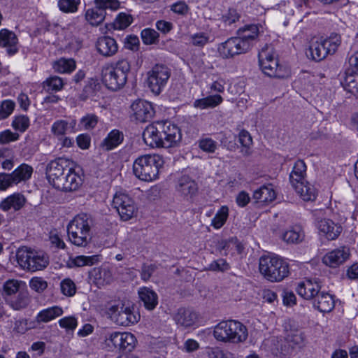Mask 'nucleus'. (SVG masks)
I'll return each instance as SVG.
<instances>
[{"mask_svg": "<svg viewBox=\"0 0 358 358\" xmlns=\"http://www.w3.org/2000/svg\"><path fill=\"white\" fill-rule=\"evenodd\" d=\"M344 87L351 93L358 92V72L354 71V70H347Z\"/></svg>", "mask_w": 358, "mask_h": 358, "instance_id": "41", "label": "nucleus"}, {"mask_svg": "<svg viewBox=\"0 0 358 358\" xmlns=\"http://www.w3.org/2000/svg\"><path fill=\"white\" fill-rule=\"evenodd\" d=\"M313 307L322 313L331 312L335 306L332 295L329 293L320 292L313 300Z\"/></svg>", "mask_w": 358, "mask_h": 358, "instance_id": "23", "label": "nucleus"}, {"mask_svg": "<svg viewBox=\"0 0 358 358\" xmlns=\"http://www.w3.org/2000/svg\"><path fill=\"white\" fill-rule=\"evenodd\" d=\"M53 67L59 73H69L76 69V62L73 59L61 58L55 62Z\"/></svg>", "mask_w": 358, "mask_h": 358, "instance_id": "42", "label": "nucleus"}, {"mask_svg": "<svg viewBox=\"0 0 358 358\" xmlns=\"http://www.w3.org/2000/svg\"><path fill=\"white\" fill-rule=\"evenodd\" d=\"M29 303V298L27 294L19 293L17 298L10 302L11 307L17 310L25 308Z\"/></svg>", "mask_w": 358, "mask_h": 358, "instance_id": "51", "label": "nucleus"}, {"mask_svg": "<svg viewBox=\"0 0 358 358\" xmlns=\"http://www.w3.org/2000/svg\"><path fill=\"white\" fill-rule=\"evenodd\" d=\"M341 43V36L331 34L327 38L312 41L308 52L313 60L320 62L326 58L328 55L335 53Z\"/></svg>", "mask_w": 358, "mask_h": 358, "instance_id": "8", "label": "nucleus"}, {"mask_svg": "<svg viewBox=\"0 0 358 358\" xmlns=\"http://www.w3.org/2000/svg\"><path fill=\"white\" fill-rule=\"evenodd\" d=\"M129 71V62L125 59H120L103 67L102 81L108 89L113 91L118 90L126 84Z\"/></svg>", "mask_w": 358, "mask_h": 358, "instance_id": "2", "label": "nucleus"}, {"mask_svg": "<svg viewBox=\"0 0 358 358\" xmlns=\"http://www.w3.org/2000/svg\"><path fill=\"white\" fill-rule=\"evenodd\" d=\"M26 202L25 197L20 194H13L4 199L0 203V208L3 211H8L10 209L18 210L22 208Z\"/></svg>", "mask_w": 358, "mask_h": 358, "instance_id": "28", "label": "nucleus"}, {"mask_svg": "<svg viewBox=\"0 0 358 358\" xmlns=\"http://www.w3.org/2000/svg\"><path fill=\"white\" fill-rule=\"evenodd\" d=\"M99 121L98 117L94 114H87L80 120L81 126L86 130L94 129Z\"/></svg>", "mask_w": 358, "mask_h": 358, "instance_id": "54", "label": "nucleus"}, {"mask_svg": "<svg viewBox=\"0 0 358 358\" xmlns=\"http://www.w3.org/2000/svg\"><path fill=\"white\" fill-rule=\"evenodd\" d=\"M305 237L304 231L299 225L290 227L282 234V239L288 244L301 243Z\"/></svg>", "mask_w": 358, "mask_h": 358, "instance_id": "27", "label": "nucleus"}, {"mask_svg": "<svg viewBox=\"0 0 358 358\" xmlns=\"http://www.w3.org/2000/svg\"><path fill=\"white\" fill-rule=\"evenodd\" d=\"M259 61L263 72L269 77L281 78L280 67L274 57L272 48L266 45L259 52Z\"/></svg>", "mask_w": 358, "mask_h": 358, "instance_id": "11", "label": "nucleus"}, {"mask_svg": "<svg viewBox=\"0 0 358 358\" xmlns=\"http://www.w3.org/2000/svg\"><path fill=\"white\" fill-rule=\"evenodd\" d=\"M62 292L66 295L71 296L76 293V285L70 279H64L61 282Z\"/></svg>", "mask_w": 358, "mask_h": 358, "instance_id": "61", "label": "nucleus"}, {"mask_svg": "<svg viewBox=\"0 0 358 358\" xmlns=\"http://www.w3.org/2000/svg\"><path fill=\"white\" fill-rule=\"evenodd\" d=\"M32 173L33 169L31 166L22 164L10 173L13 178V182L18 184L22 181H26L31 178Z\"/></svg>", "mask_w": 358, "mask_h": 358, "instance_id": "36", "label": "nucleus"}, {"mask_svg": "<svg viewBox=\"0 0 358 358\" xmlns=\"http://www.w3.org/2000/svg\"><path fill=\"white\" fill-rule=\"evenodd\" d=\"M229 268V264L224 259H219L212 262L208 266V269L213 271H225Z\"/></svg>", "mask_w": 358, "mask_h": 358, "instance_id": "60", "label": "nucleus"}, {"mask_svg": "<svg viewBox=\"0 0 358 358\" xmlns=\"http://www.w3.org/2000/svg\"><path fill=\"white\" fill-rule=\"evenodd\" d=\"M131 108L136 120L140 122L149 121L155 114V110L151 103L144 100L134 101L131 104Z\"/></svg>", "mask_w": 358, "mask_h": 358, "instance_id": "17", "label": "nucleus"}, {"mask_svg": "<svg viewBox=\"0 0 358 358\" xmlns=\"http://www.w3.org/2000/svg\"><path fill=\"white\" fill-rule=\"evenodd\" d=\"M63 309L57 306H52L40 311L36 316L38 322H48L63 314Z\"/></svg>", "mask_w": 358, "mask_h": 358, "instance_id": "35", "label": "nucleus"}, {"mask_svg": "<svg viewBox=\"0 0 358 358\" xmlns=\"http://www.w3.org/2000/svg\"><path fill=\"white\" fill-rule=\"evenodd\" d=\"M132 18L131 15L124 13H120L113 22L115 29H124L131 23Z\"/></svg>", "mask_w": 358, "mask_h": 358, "instance_id": "49", "label": "nucleus"}, {"mask_svg": "<svg viewBox=\"0 0 358 358\" xmlns=\"http://www.w3.org/2000/svg\"><path fill=\"white\" fill-rule=\"evenodd\" d=\"M159 124L163 128L162 134L164 148H171L180 142L182 135L177 125L169 121H160Z\"/></svg>", "mask_w": 358, "mask_h": 358, "instance_id": "16", "label": "nucleus"}, {"mask_svg": "<svg viewBox=\"0 0 358 358\" xmlns=\"http://www.w3.org/2000/svg\"><path fill=\"white\" fill-rule=\"evenodd\" d=\"M59 324L62 328L73 330L77 327V320L73 316L65 317L59 320Z\"/></svg>", "mask_w": 358, "mask_h": 358, "instance_id": "62", "label": "nucleus"}, {"mask_svg": "<svg viewBox=\"0 0 358 358\" xmlns=\"http://www.w3.org/2000/svg\"><path fill=\"white\" fill-rule=\"evenodd\" d=\"M93 220L86 213L77 215L68 224L67 232L70 242L78 247H86L90 241Z\"/></svg>", "mask_w": 358, "mask_h": 358, "instance_id": "1", "label": "nucleus"}, {"mask_svg": "<svg viewBox=\"0 0 358 358\" xmlns=\"http://www.w3.org/2000/svg\"><path fill=\"white\" fill-rule=\"evenodd\" d=\"M176 189L183 196L192 197L196 193L198 187L194 180L189 176H183L179 178Z\"/></svg>", "mask_w": 358, "mask_h": 358, "instance_id": "26", "label": "nucleus"}, {"mask_svg": "<svg viewBox=\"0 0 358 358\" xmlns=\"http://www.w3.org/2000/svg\"><path fill=\"white\" fill-rule=\"evenodd\" d=\"M350 256V250L347 247H341L335 249L323 257V262L330 267H336L343 264Z\"/></svg>", "mask_w": 358, "mask_h": 358, "instance_id": "20", "label": "nucleus"}, {"mask_svg": "<svg viewBox=\"0 0 358 358\" xmlns=\"http://www.w3.org/2000/svg\"><path fill=\"white\" fill-rule=\"evenodd\" d=\"M99 261V255H92V256H85L80 255L77 256L75 258L72 259L69 262V266L73 267H81L84 266H92Z\"/></svg>", "mask_w": 358, "mask_h": 358, "instance_id": "40", "label": "nucleus"}, {"mask_svg": "<svg viewBox=\"0 0 358 358\" xmlns=\"http://www.w3.org/2000/svg\"><path fill=\"white\" fill-rule=\"evenodd\" d=\"M157 267L155 264H143L141 267V277L144 281H148Z\"/></svg>", "mask_w": 358, "mask_h": 358, "instance_id": "63", "label": "nucleus"}, {"mask_svg": "<svg viewBox=\"0 0 358 358\" xmlns=\"http://www.w3.org/2000/svg\"><path fill=\"white\" fill-rule=\"evenodd\" d=\"M30 288L37 293H42L48 287V282L41 277H34L29 281Z\"/></svg>", "mask_w": 358, "mask_h": 358, "instance_id": "52", "label": "nucleus"}, {"mask_svg": "<svg viewBox=\"0 0 358 358\" xmlns=\"http://www.w3.org/2000/svg\"><path fill=\"white\" fill-rule=\"evenodd\" d=\"M162 131L163 128L161 127L159 122H155L147 126L143 133L145 143L152 148H164Z\"/></svg>", "mask_w": 358, "mask_h": 358, "instance_id": "14", "label": "nucleus"}, {"mask_svg": "<svg viewBox=\"0 0 358 358\" xmlns=\"http://www.w3.org/2000/svg\"><path fill=\"white\" fill-rule=\"evenodd\" d=\"M15 258L22 269L30 272L43 270L49 263L48 257L43 253L25 246L17 249Z\"/></svg>", "mask_w": 358, "mask_h": 358, "instance_id": "6", "label": "nucleus"}, {"mask_svg": "<svg viewBox=\"0 0 358 358\" xmlns=\"http://www.w3.org/2000/svg\"><path fill=\"white\" fill-rule=\"evenodd\" d=\"M141 38L145 44H154L158 41L159 34L152 29L147 28L141 31Z\"/></svg>", "mask_w": 358, "mask_h": 358, "instance_id": "48", "label": "nucleus"}, {"mask_svg": "<svg viewBox=\"0 0 358 358\" xmlns=\"http://www.w3.org/2000/svg\"><path fill=\"white\" fill-rule=\"evenodd\" d=\"M106 313L113 322L124 327L134 324L140 319V315L135 311L134 306L122 301L109 304Z\"/></svg>", "mask_w": 358, "mask_h": 358, "instance_id": "7", "label": "nucleus"}, {"mask_svg": "<svg viewBox=\"0 0 358 358\" xmlns=\"http://www.w3.org/2000/svg\"><path fill=\"white\" fill-rule=\"evenodd\" d=\"M18 137V134L13 133L10 130H6L0 133V143L6 144L10 143L11 141L17 140Z\"/></svg>", "mask_w": 358, "mask_h": 358, "instance_id": "64", "label": "nucleus"}, {"mask_svg": "<svg viewBox=\"0 0 358 358\" xmlns=\"http://www.w3.org/2000/svg\"><path fill=\"white\" fill-rule=\"evenodd\" d=\"M208 41V35L203 32L197 33L191 36V43L194 46L203 47Z\"/></svg>", "mask_w": 358, "mask_h": 358, "instance_id": "57", "label": "nucleus"}, {"mask_svg": "<svg viewBox=\"0 0 358 358\" xmlns=\"http://www.w3.org/2000/svg\"><path fill=\"white\" fill-rule=\"evenodd\" d=\"M90 275L93 282L99 287L109 284L113 280L112 273L108 268H94Z\"/></svg>", "mask_w": 358, "mask_h": 358, "instance_id": "29", "label": "nucleus"}, {"mask_svg": "<svg viewBox=\"0 0 358 358\" xmlns=\"http://www.w3.org/2000/svg\"><path fill=\"white\" fill-rule=\"evenodd\" d=\"M97 51L104 57L114 55L118 50L116 41L110 36L99 37L96 43Z\"/></svg>", "mask_w": 358, "mask_h": 358, "instance_id": "24", "label": "nucleus"}, {"mask_svg": "<svg viewBox=\"0 0 358 358\" xmlns=\"http://www.w3.org/2000/svg\"><path fill=\"white\" fill-rule=\"evenodd\" d=\"M199 148L203 152L214 153L217 148V143L211 138H203L198 141Z\"/></svg>", "mask_w": 358, "mask_h": 358, "instance_id": "47", "label": "nucleus"}, {"mask_svg": "<svg viewBox=\"0 0 358 358\" xmlns=\"http://www.w3.org/2000/svg\"><path fill=\"white\" fill-rule=\"evenodd\" d=\"M164 160L158 155H143L135 159L133 172L141 180L151 182L158 178L159 170L163 166Z\"/></svg>", "mask_w": 358, "mask_h": 358, "instance_id": "5", "label": "nucleus"}, {"mask_svg": "<svg viewBox=\"0 0 358 358\" xmlns=\"http://www.w3.org/2000/svg\"><path fill=\"white\" fill-rule=\"evenodd\" d=\"M248 329L245 325L236 320L222 321L213 329L214 338L220 342L238 344L243 343L248 338Z\"/></svg>", "mask_w": 358, "mask_h": 358, "instance_id": "3", "label": "nucleus"}, {"mask_svg": "<svg viewBox=\"0 0 358 358\" xmlns=\"http://www.w3.org/2000/svg\"><path fill=\"white\" fill-rule=\"evenodd\" d=\"M106 341L117 349L131 351L135 346L136 338L129 332H113L108 334Z\"/></svg>", "mask_w": 358, "mask_h": 358, "instance_id": "15", "label": "nucleus"}, {"mask_svg": "<svg viewBox=\"0 0 358 358\" xmlns=\"http://www.w3.org/2000/svg\"><path fill=\"white\" fill-rule=\"evenodd\" d=\"M306 175V165L303 160H298L295 162L292 171L289 175V180L292 185L304 181Z\"/></svg>", "mask_w": 358, "mask_h": 358, "instance_id": "33", "label": "nucleus"}, {"mask_svg": "<svg viewBox=\"0 0 358 358\" xmlns=\"http://www.w3.org/2000/svg\"><path fill=\"white\" fill-rule=\"evenodd\" d=\"M80 0H59L58 7L63 13H75L78 10V6Z\"/></svg>", "mask_w": 358, "mask_h": 358, "instance_id": "46", "label": "nucleus"}, {"mask_svg": "<svg viewBox=\"0 0 358 358\" xmlns=\"http://www.w3.org/2000/svg\"><path fill=\"white\" fill-rule=\"evenodd\" d=\"M15 104L11 100L2 101L0 106V120L7 118L13 111Z\"/></svg>", "mask_w": 358, "mask_h": 358, "instance_id": "55", "label": "nucleus"}, {"mask_svg": "<svg viewBox=\"0 0 358 358\" xmlns=\"http://www.w3.org/2000/svg\"><path fill=\"white\" fill-rule=\"evenodd\" d=\"M81 184V178L71 167L64 175V177L56 185L55 188L64 192H71L78 189Z\"/></svg>", "mask_w": 358, "mask_h": 358, "instance_id": "18", "label": "nucleus"}, {"mask_svg": "<svg viewBox=\"0 0 358 358\" xmlns=\"http://www.w3.org/2000/svg\"><path fill=\"white\" fill-rule=\"evenodd\" d=\"M259 269L264 278L271 282H280L289 273L288 263L277 255L261 257Z\"/></svg>", "mask_w": 358, "mask_h": 358, "instance_id": "4", "label": "nucleus"}, {"mask_svg": "<svg viewBox=\"0 0 358 358\" xmlns=\"http://www.w3.org/2000/svg\"><path fill=\"white\" fill-rule=\"evenodd\" d=\"M258 34L259 27L255 24L246 25L244 27L240 28L238 31V36L250 43V47L252 46L253 42L257 37Z\"/></svg>", "mask_w": 358, "mask_h": 358, "instance_id": "37", "label": "nucleus"}, {"mask_svg": "<svg viewBox=\"0 0 358 358\" xmlns=\"http://www.w3.org/2000/svg\"><path fill=\"white\" fill-rule=\"evenodd\" d=\"M18 39L16 34L6 29L0 31V46L6 48L8 55H15L17 51Z\"/></svg>", "mask_w": 358, "mask_h": 358, "instance_id": "22", "label": "nucleus"}, {"mask_svg": "<svg viewBox=\"0 0 358 358\" xmlns=\"http://www.w3.org/2000/svg\"><path fill=\"white\" fill-rule=\"evenodd\" d=\"M13 127L20 132H24L29 126V119L26 115L16 116L12 123Z\"/></svg>", "mask_w": 358, "mask_h": 358, "instance_id": "50", "label": "nucleus"}, {"mask_svg": "<svg viewBox=\"0 0 358 358\" xmlns=\"http://www.w3.org/2000/svg\"><path fill=\"white\" fill-rule=\"evenodd\" d=\"M321 289L317 279H307L299 283L296 292L299 296L306 300H313Z\"/></svg>", "mask_w": 358, "mask_h": 358, "instance_id": "21", "label": "nucleus"}, {"mask_svg": "<svg viewBox=\"0 0 358 358\" xmlns=\"http://www.w3.org/2000/svg\"><path fill=\"white\" fill-rule=\"evenodd\" d=\"M106 11L99 6L88 9L85 13L86 20L94 26L101 24L105 19Z\"/></svg>", "mask_w": 358, "mask_h": 358, "instance_id": "39", "label": "nucleus"}, {"mask_svg": "<svg viewBox=\"0 0 358 358\" xmlns=\"http://www.w3.org/2000/svg\"><path fill=\"white\" fill-rule=\"evenodd\" d=\"M238 138L239 143L242 145L243 147L246 148L244 150V155H249V148L252 144V139L251 135L248 131L243 129L240 131Z\"/></svg>", "mask_w": 358, "mask_h": 358, "instance_id": "53", "label": "nucleus"}, {"mask_svg": "<svg viewBox=\"0 0 358 358\" xmlns=\"http://www.w3.org/2000/svg\"><path fill=\"white\" fill-rule=\"evenodd\" d=\"M123 139V134L117 129H113L101 142V147L106 151L111 150L121 144Z\"/></svg>", "mask_w": 358, "mask_h": 358, "instance_id": "31", "label": "nucleus"}, {"mask_svg": "<svg viewBox=\"0 0 358 358\" xmlns=\"http://www.w3.org/2000/svg\"><path fill=\"white\" fill-rule=\"evenodd\" d=\"M170 70L162 64H156L147 73V84L152 93L158 95L170 78Z\"/></svg>", "mask_w": 358, "mask_h": 358, "instance_id": "9", "label": "nucleus"}, {"mask_svg": "<svg viewBox=\"0 0 358 358\" xmlns=\"http://www.w3.org/2000/svg\"><path fill=\"white\" fill-rule=\"evenodd\" d=\"M316 227L320 234L328 240L336 239L342 231V227L330 219L322 218L317 220Z\"/></svg>", "mask_w": 358, "mask_h": 358, "instance_id": "19", "label": "nucleus"}, {"mask_svg": "<svg viewBox=\"0 0 358 358\" xmlns=\"http://www.w3.org/2000/svg\"><path fill=\"white\" fill-rule=\"evenodd\" d=\"M304 341L303 332L299 329L289 330L287 331L285 342L292 348L301 345Z\"/></svg>", "mask_w": 358, "mask_h": 358, "instance_id": "43", "label": "nucleus"}, {"mask_svg": "<svg viewBox=\"0 0 358 358\" xmlns=\"http://www.w3.org/2000/svg\"><path fill=\"white\" fill-rule=\"evenodd\" d=\"M174 320L178 325L187 328L196 322L198 315L196 313L192 310L180 308L175 315Z\"/></svg>", "mask_w": 358, "mask_h": 358, "instance_id": "25", "label": "nucleus"}, {"mask_svg": "<svg viewBox=\"0 0 358 358\" xmlns=\"http://www.w3.org/2000/svg\"><path fill=\"white\" fill-rule=\"evenodd\" d=\"M138 295L147 309L152 310L156 307L158 303L157 295L153 290L143 287L139 289Z\"/></svg>", "mask_w": 358, "mask_h": 358, "instance_id": "32", "label": "nucleus"}, {"mask_svg": "<svg viewBox=\"0 0 358 358\" xmlns=\"http://www.w3.org/2000/svg\"><path fill=\"white\" fill-rule=\"evenodd\" d=\"M223 101L220 95H210L206 98L196 99L194 102V106L200 109H206L208 108H215L220 105Z\"/></svg>", "mask_w": 358, "mask_h": 358, "instance_id": "38", "label": "nucleus"}, {"mask_svg": "<svg viewBox=\"0 0 358 358\" xmlns=\"http://www.w3.org/2000/svg\"><path fill=\"white\" fill-rule=\"evenodd\" d=\"M43 86L47 91L58 92L63 88L64 82L61 78L55 76L47 78Z\"/></svg>", "mask_w": 358, "mask_h": 358, "instance_id": "45", "label": "nucleus"}, {"mask_svg": "<svg viewBox=\"0 0 358 358\" xmlns=\"http://www.w3.org/2000/svg\"><path fill=\"white\" fill-rule=\"evenodd\" d=\"M253 199L257 202H271L275 199V192L271 186L264 185L255 191Z\"/></svg>", "mask_w": 358, "mask_h": 358, "instance_id": "34", "label": "nucleus"}, {"mask_svg": "<svg viewBox=\"0 0 358 358\" xmlns=\"http://www.w3.org/2000/svg\"><path fill=\"white\" fill-rule=\"evenodd\" d=\"M229 216V208L227 206H222L212 220L211 225L215 229H220L226 222Z\"/></svg>", "mask_w": 358, "mask_h": 358, "instance_id": "44", "label": "nucleus"}, {"mask_svg": "<svg viewBox=\"0 0 358 358\" xmlns=\"http://www.w3.org/2000/svg\"><path fill=\"white\" fill-rule=\"evenodd\" d=\"M112 206L124 221L130 220L137 212V207L134 199L129 194L122 192H117L114 195Z\"/></svg>", "mask_w": 358, "mask_h": 358, "instance_id": "10", "label": "nucleus"}, {"mask_svg": "<svg viewBox=\"0 0 358 358\" xmlns=\"http://www.w3.org/2000/svg\"><path fill=\"white\" fill-rule=\"evenodd\" d=\"M95 4L101 7L105 11L109 8L115 10L120 8V3L118 0H94Z\"/></svg>", "mask_w": 358, "mask_h": 358, "instance_id": "59", "label": "nucleus"}, {"mask_svg": "<svg viewBox=\"0 0 358 358\" xmlns=\"http://www.w3.org/2000/svg\"><path fill=\"white\" fill-rule=\"evenodd\" d=\"M71 167V162L66 158L59 157L51 161L46 167L49 182L55 187Z\"/></svg>", "mask_w": 358, "mask_h": 358, "instance_id": "13", "label": "nucleus"}, {"mask_svg": "<svg viewBox=\"0 0 358 358\" xmlns=\"http://www.w3.org/2000/svg\"><path fill=\"white\" fill-rule=\"evenodd\" d=\"M21 282L17 280H8L3 285V290L7 295L14 294L19 290Z\"/></svg>", "mask_w": 358, "mask_h": 358, "instance_id": "58", "label": "nucleus"}, {"mask_svg": "<svg viewBox=\"0 0 358 358\" xmlns=\"http://www.w3.org/2000/svg\"><path fill=\"white\" fill-rule=\"evenodd\" d=\"M68 124L65 120H57L53 123L51 131L56 136H64L68 129Z\"/></svg>", "mask_w": 358, "mask_h": 358, "instance_id": "56", "label": "nucleus"}, {"mask_svg": "<svg viewBox=\"0 0 358 358\" xmlns=\"http://www.w3.org/2000/svg\"><path fill=\"white\" fill-rule=\"evenodd\" d=\"M250 43L239 36L232 37L221 43L218 52L223 58H231L235 55L245 53L250 50Z\"/></svg>", "mask_w": 358, "mask_h": 358, "instance_id": "12", "label": "nucleus"}, {"mask_svg": "<svg viewBox=\"0 0 358 358\" xmlns=\"http://www.w3.org/2000/svg\"><path fill=\"white\" fill-rule=\"evenodd\" d=\"M292 187L305 201H314L316 199L317 190L311 184L303 181Z\"/></svg>", "mask_w": 358, "mask_h": 358, "instance_id": "30", "label": "nucleus"}]
</instances>
